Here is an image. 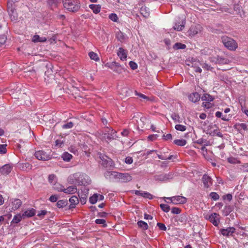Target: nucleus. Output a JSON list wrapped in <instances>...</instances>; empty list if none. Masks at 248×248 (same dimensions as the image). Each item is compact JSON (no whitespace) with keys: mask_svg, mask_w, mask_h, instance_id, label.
I'll list each match as a JSON object with an SVG mask.
<instances>
[{"mask_svg":"<svg viewBox=\"0 0 248 248\" xmlns=\"http://www.w3.org/2000/svg\"><path fill=\"white\" fill-rule=\"evenodd\" d=\"M221 40L224 46L230 50H235L238 47L236 42L231 38L223 36Z\"/></svg>","mask_w":248,"mask_h":248,"instance_id":"obj_4","label":"nucleus"},{"mask_svg":"<svg viewBox=\"0 0 248 248\" xmlns=\"http://www.w3.org/2000/svg\"><path fill=\"white\" fill-rule=\"evenodd\" d=\"M202 30V27L200 25L194 24L191 26L188 31V35L193 36L200 32Z\"/></svg>","mask_w":248,"mask_h":248,"instance_id":"obj_9","label":"nucleus"},{"mask_svg":"<svg viewBox=\"0 0 248 248\" xmlns=\"http://www.w3.org/2000/svg\"><path fill=\"white\" fill-rule=\"evenodd\" d=\"M98 155L99 158L102 160V164L103 165H107L111 161L110 158L102 154L98 153Z\"/></svg>","mask_w":248,"mask_h":248,"instance_id":"obj_22","label":"nucleus"},{"mask_svg":"<svg viewBox=\"0 0 248 248\" xmlns=\"http://www.w3.org/2000/svg\"><path fill=\"white\" fill-rule=\"evenodd\" d=\"M135 94L137 96H139L140 98H142L144 99H146L147 101H149L150 100L148 96L145 95L144 94H143L142 93H139L137 92V91H135Z\"/></svg>","mask_w":248,"mask_h":248,"instance_id":"obj_51","label":"nucleus"},{"mask_svg":"<svg viewBox=\"0 0 248 248\" xmlns=\"http://www.w3.org/2000/svg\"><path fill=\"white\" fill-rule=\"evenodd\" d=\"M114 177L122 183H126L132 180V176L128 173L114 172Z\"/></svg>","mask_w":248,"mask_h":248,"instance_id":"obj_6","label":"nucleus"},{"mask_svg":"<svg viewBox=\"0 0 248 248\" xmlns=\"http://www.w3.org/2000/svg\"><path fill=\"white\" fill-rule=\"evenodd\" d=\"M72 157V155L68 152H64L62 155V158L64 161L69 162Z\"/></svg>","mask_w":248,"mask_h":248,"instance_id":"obj_31","label":"nucleus"},{"mask_svg":"<svg viewBox=\"0 0 248 248\" xmlns=\"http://www.w3.org/2000/svg\"><path fill=\"white\" fill-rule=\"evenodd\" d=\"M181 210L178 207H173L171 209V212L174 214H179L181 213Z\"/></svg>","mask_w":248,"mask_h":248,"instance_id":"obj_52","label":"nucleus"},{"mask_svg":"<svg viewBox=\"0 0 248 248\" xmlns=\"http://www.w3.org/2000/svg\"><path fill=\"white\" fill-rule=\"evenodd\" d=\"M11 201L12 209L13 210L18 209L22 204V202L19 199H12Z\"/></svg>","mask_w":248,"mask_h":248,"instance_id":"obj_14","label":"nucleus"},{"mask_svg":"<svg viewBox=\"0 0 248 248\" xmlns=\"http://www.w3.org/2000/svg\"><path fill=\"white\" fill-rule=\"evenodd\" d=\"M219 215L216 213H213L210 215L208 217H206L211 223L215 226H218L219 223Z\"/></svg>","mask_w":248,"mask_h":248,"instance_id":"obj_11","label":"nucleus"},{"mask_svg":"<svg viewBox=\"0 0 248 248\" xmlns=\"http://www.w3.org/2000/svg\"><path fill=\"white\" fill-rule=\"evenodd\" d=\"M89 8L92 9L93 12L95 14L99 13L101 10V6L99 4H90L89 5Z\"/></svg>","mask_w":248,"mask_h":248,"instance_id":"obj_26","label":"nucleus"},{"mask_svg":"<svg viewBox=\"0 0 248 248\" xmlns=\"http://www.w3.org/2000/svg\"><path fill=\"white\" fill-rule=\"evenodd\" d=\"M186 48V45L181 43H176L173 46V48L175 50H178L180 49H184Z\"/></svg>","mask_w":248,"mask_h":248,"instance_id":"obj_34","label":"nucleus"},{"mask_svg":"<svg viewBox=\"0 0 248 248\" xmlns=\"http://www.w3.org/2000/svg\"><path fill=\"white\" fill-rule=\"evenodd\" d=\"M64 7L70 12H76L80 8V3L78 0H65Z\"/></svg>","mask_w":248,"mask_h":248,"instance_id":"obj_2","label":"nucleus"},{"mask_svg":"<svg viewBox=\"0 0 248 248\" xmlns=\"http://www.w3.org/2000/svg\"><path fill=\"white\" fill-rule=\"evenodd\" d=\"M202 180L204 186L206 188H208L212 185L213 183L212 178L207 174H204L203 175Z\"/></svg>","mask_w":248,"mask_h":248,"instance_id":"obj_13","label":"nucleus"},{"mask_svg":"<svg viewBox=\"0 0 248 248\" xmlns=\"http://www.w3.org/2000/svg\"><path fill=\"white\" fill-rule=\"evenodd\" d=\"M185 23L186 22L184 19H179V21L175 23L173 28L175 30L178 31H182L185 27Z\"/></svg>","mask_w":248,"mask_h":248,"instance_id":"obj_16","label":"nucleus"},{"mask_svg":"<svg viewBox=\"0 0 248 248\" xmlns=\"http://www.w3.org/2000/svg\"><path fill=\"white\" fill-rule=\"evenodd\" d=\"M60 2V0H47L48 4L51 6H56Z\"/></svg>","mask_w":248,"mask_h":248,"instance_id":"obj_43","label":"nucleus"},{"mask_svg":"<svg viewBox=\"0 0 248 248\" xmlns=\"http://www.w3.org/2000/svg\"><path fill=\"white\" fill-rule=\"evenodd\" d=\"M32 41L34 43L45 42L46 41V38L45 37H40L38 35H35L32 37Z\"/></svg>","mask_w":248,"mask_h":248,"instance_id":"obj_28","label":"nucleus"},{"mask_svg":"<svg viewBox=\"0 0 248 248\" xmlns=\"http://www.w3.org/2000/svg\"><path fill=\"white\" fill-rule=\"evenodd\" d=\"M125 162L127 164H131L133 163V159L130 156H127L125 159Z\"/></svg>","mask_w":248,"mask_h":248,"instance_id":"obj_63","label":"nucleus"},{"mask_svg":"<svg viewBox=\"0 0 248 248\" xmlns=\"http://www.w3.org/2000/svg\"><path fill=\"white\" fill-rule=\"evenodd\" d=\"M135 194L136 195L140 196L142 197L148 198L149 199H152L153 198V196L147 192H144L140 190H136L135 191Z\"/></svg>","mask_w":248,"mask_h":248,"instance_id":"obj_19","label":"nucleus"},{"mask_svg":"<svg viewBox=\"0 0 248 248\" xmlns=\"http://www.w3.org/2000/svg\"><path fill=\"white\" fill-rule=\"evenodd\" d=\"M73 126H74L73 123L71 122H70L65 124H64L62 126V127L63 129H69V128L73 127Z\"/></svg>","mask_w":248,"mask_h":248,"instance_id":"obj_48","label":"nucleus"},{"mask_svg":"<svg viewBox=\"0 0 248 248\" xmlns=\"http://www.w3.org/2000/svg\"><path fill=\"white\" fill-rule=\"evenodd\" d=\"M202 100L206 101L207 102H203L202 105L206 107L207 108H210L211 107V104H209L210 102L213 101L214 98L209 94L205 93L201 97Z\"/></svg>","mask_w":248,"mask_h":248,"instance_id":"obj_10","label":"nucleus"},{"mask_svg":"<svg viewBox=\"0 0 248 248\" xmlns=\"http://www.w3.org/2000/svg\"><path fill=\"white\" fill-rule=\"evenodd\" d=\"M95 222L97 224H101L103 227L107 226L106 224V220L104 219H96L95 220Z\"/></svg>","mask_w":248,"mask_h":248,"instance_id":"obj_45","label":"nucleus"},{"mask_svg":"<svg viewBox=\"0 0 248 248\" xmlns=\"http://www.w3.org/2000/svg\"><path fill=\"white\" fill-rule=\"evenodd\" d=\"M157 226L159 227V229L162 231H166L167 228L164 225V224L162 223H157Z\"/></svg>","mask_w":248,"mask_h":248,"instance_id":"obj_56","label":"nucleus"},{"mask_svg":"<svg viewBox=\"0 0 248 248\" xmlns=\"http://www.w3.org/2000/svg\"><path fill=\"white\" fill-rule=\"evenodd\" d=\"M173 142L177 145L183 146L186 144V141L185 140H175Z\"/></svg>","mask_w":248,"mask_h":248,"instance_id":"obj_37","label":"nucleus"},{"mask_svg":"<svg viewBox=\"0 0 248 248\" xmlns=\"http://www.w3.org/2000/svg\"><path fill=\"white\" fill-rule=\"evenodd\" d=\"M166 198V197H164ZM166 199L169 200L171 203L174 204H184L187 202V199L184 196H175L171 197H168Z\"/></svg>","mask_w":248,"mask_h":248,"instance_id":"obj_7","label":"nucleus"},{"mask_svg":"<svg viewBox=\"0 0 248 248\" xmlns=\"http://www.w3.org/2000/svg\"><path fill=\"white\" fill-rule=\"evenodd\" d=\"M19 0H8L7 1V11L12 21L16 20L17 19V15L16 11L15 3L17 2Z\"/></svg>","mask_w":248,"mask_h":248,"instance_id":"obj_3","label":"nucleus"},{"mask_svg":"<svg viewBox=\"0 0 248 248\" xmlns=\"http://www.w3.org/2000/svg\"><path fill=\"white\" fill-rule=\"evenodd\" d=\"M232 196L231 194H227L223 196V200H227L231 201L232 200Z\"/></svg>","mask_w":248,"mask_h":248,"instance_id":"obj_62","label":"nucleus"},{"mask_svg":"<svg viewBox=\"0 0 248 248\" xmlns=\"http://www.w3.org/2000/svg\"><path fill=\"white\" fill-rule=\"evenodd\" d=\"M22 218L23 219L22 215L20 214H16L14 217L11 223L17 224L19 223Z\"/></svg>","mask_w":248,"mask_h":248,"instance_id":"obj_30","label":"nucleus"},{"mask_svg":"<svg viewBox=\"0 0 248 248\" xmlns=\"http://www.w3.org/2000/svg\"><path fill=\"white\" fill-rule=\"evenodd\" d=\"M97 200V194H94L92 196L90 197L89 198V202L91 204H94L95 203Z\"/></svg>","mask_w":248,"mask_h":248,"instance_id":"obj_39","label":"nucleus"},{"mask_svg":"<svg viewBox=\"0 0 248 248\" xmlns=\"http://www.w3.org/2000/svg\"><path fill=\"white\" fill-rule=\"evenodd\" d=\"M109 18L113 22H117L118 16L116 14L112 13L108 16Z\"/></svg>","mask_w":248,"mask_h":248,"instance_id":"obj_44","label":"nucleus"},{"mask_svg":"<svg viewBox=\"0 0 248 248\" xmlns=\"http://www.w3.org/2000/svg\"><path fill=\"white\" fill-rule=\"evenodd\" d=\"M129 65L130 68L133 70H135L138 68L137 64L133 61H130L129 63Z\"/></svg>","mask_w":248,"mask_h":248,"instance_id":"obj_55","label":"nucleus"},{"mask_svg":"<svg viewBox=\"0 0 248 248\" xmlns=\"http://www.w3.org/2000/svg\"><path fill=\"white\" fill-rule=\"evenodd\" d=\"M89 56L91 59L93 60L96 62L99 61V58L98 55L94 52H90L89 53Z\"/></svg>","mask_w":248,"mask_h":248,"instance_id":"obj_38","label":"nucleus"},{"mask_svg":"<svg viewBox=\"0 0 248 248\" xmlns=\"http://www.w3.org/2000/svg\"><path fill=\"white\" fill-rule=\"evenodd\" d=\"M228 162L231 164H238L240 162L237 158L233 157H230L227 159Z\"/></svg>","mask_w":248,"mask_h":248,"instance_id":"obj_40","label":"nucleus"},{"mask_svg":"<svg viewBox=\"0 0 248 248\" xmlns=\"http://www.w3.org/2000/svg\"><path fill=\"white\" fill-rule=\"evenodd\" d=\"M160 207L161 210L166 213L169 212L170 210V206L166 204H161Z\"/></svg>","mask_w":248,"mask_h":248,"instance_id":"obj_41","label":"nucleus"},{"mask_svg":"<svg viewBox=\"0 0 248 248\" xmlns=\"http://www.w3.org/2000/svg\"><path fill=\"white\" fill-rule=\"evenodd\" d=\"M34 155L36 159L40 160H48L51 158L50 155L43 150L35 152Z\"/></svg>","mask_w":248,"mask_h":248,"instance_id":"obj_8","label":"nucleus"},{"mask_svg":"<svg viewBox=\"0 0 248 248\" xmlns=\"http://www.w3.org/2000/svg\"><path fill=\"white\" fill-rule=\"evenodd\" d=\"M67 181L71 184L78 186L88 185L91 183V180L87 175L79 172L70 175Z\"/></svg>","mask_w":248,"mask_h":248,"instance_id":"obj_1","label":"nucleus"},{"mask_svg":"<svg viewBox=\"0 0 248 248\" xmlns=\"http://www.w3.org/2000/svg\"><path fill=\"white\" fill-rule=\"evenodd\" d=\"M137 224L139 227L142 228L144 230H146L148 228V226L147 223L143 221H142V220L139 221L137 223Z\"/></svg>","mask_w":248,"mask_h":248,"instance_id":"obj_35","label":"nucleus"},{"mask_svg":"<svg viewBox=\"0 0 248 248\" xmlns=\"http://www.w3.org/2000/svg\"><path fill=\"white\" fill-rule=\"evenodd\" d=\"M6 40V37L4 35H0V45L4 44Z\"/></svg>","mask_w":248,"mask_h":248,"instance_id":"obj_60","label":"nucleus"},{"mask_svg":"<svg viewBox=\"0 0 248 248\" xmlns=\"http://www.w3.org/2000/svg\"><path fill=\"white\" fill-rule=\"evenodd\" d=\"M47 213V211L46 210H41L38 214L37 216L43 218L45 215H46Z\"/></svg>","mask_w":248,"mask_h":248,"instance_id":"obj_61","label":"nucleus"},{"mask_svg":"<svg viewBox=\"0 0 248 248\" xmlns=\"http://www.w3.org/2000/svg\"><path fill=\"white\" fill-rule=\"evenodd\" d=\"M53 188L58 191H62L64 192V187L59 183H55L54 184Z\"/></svg>","mask_w":248,"mask_h":248,"instance_id":"obj_36","label":"nucleus"},{"mask_svg":"<svg viewBox=\"0 0 248 248\" xmlns=\"http://www.w3.org/2000/svg\"><path fill=\"white\" fill-rule=\"evenodd\" d=\"M57 205L58 207L59 208H62L65 206V202L63 200H59L58 201L57 203Z\"/></svg>","mask_w":248,"mask_h":248,"instance_id":"obj_53","label":"nucleus"},{"mask_svg":"<svg viewBox=\"0 0 248 248\" xmlns=\"http://www.w3.org/2000/svg\"><path fill=\"white\" fill-rule=\"evenodd\" d=\"M116 37L119 41L122 42L126 39L125 35L120 31L116 33Z\"/></svg>","mask_w":248,"mask_h":248,"instance_id":"obj_29","label":"nucleus"},{"mask_svg":"<svg viewBox=\"0 0 248 248\" xmlns=\"http://www.w3.org/2000/svg\"><path fill=\"white\" fill-rule=\"evenodd\" d=\"M231 118L230 115H222L221 119L225 121H229Z\"/></svg>","mask_w":248,"mask_h":248,"instance_id":"obj_64","label":"nucleus"},{"mask_svg":"<svg viewBox=\"0 0 248 248\" xmlns=\"http://www.w3.org/2000/svg\"><path fill=\"white\" fill-rule=\"evenodd\" d=\"M32 166L29 163H25L22 164V168L23 169L25 170H30L31 169Z\"/></svg>","mask_w":248,"mask_h":248,"instance_id":"obj_47","label":"nucleus"},{"mask_svg":"<svg viewBox=\"0 0 248 248\" xmlns=\"http://www.w3.org/2000/svg\"><path fill=\"white\" fill-rule=\"evenodd\" d=\"M235 126L236 129L238 130H240L241 129H243L244 130H247L248 129V125L244 123H239L236 124L235 125Z\"/></svg>","mask_w":248,"mask_h":248,"instance_id":"obj_32","label":"nucleus"},{"mask_svg":"<svg viewBox=\"0 0 248 248\" xmlns=\"http://www.w3.org/2000/svg\"><path fill=\"white\" fill-rule=\"evenodd\" d=\"M108 132H110L109 133H108V134L107 135V136L105 137L106 139L108 141H110L112 140L116 139L117 137L116 136V131L113 129H110V128L109 129V131Z\"/></svg>","mask_w":248,"mask_h":248,"instance_id":"obj_21","label":"nucleus"},{"mask_svg":"<svg viewBox=\"0 0 248 248\" xmlns=\"http://www.w3.org/2000/svg\"><path fill=\"white\" fill-rule=\"evenodd\" d=\"M77 191V188L75 186H70L66 188H64V193L66 194H72Z\"/></svg>","mask_w":248,"mask_h":248,"instance_id":"obj_24","label":"nucleus"},{"mask_svg":"<svg viewBox=\"0 0 248 248\" xmlns=\"http://www.w3.org/2000/svg\"><path fill=\"white\" fill-rule=\"evenodd\" d=\"M36 213V210L33 208L24 211L22 214L23 217V219L25 218L31 217L35 215Z\"/></svg>","mask_w":248,"mask_h":248,"instance_id":"obj_18","label":"nucleus"},{"mask_svg":"<svg viewBox=\"0 0 248 248\" xmlns=\"http://www.w3.org/2000/svg\"><path fill=\"white\" fill-rule=\"evenodd\" d=\"M241 169L244 172H248V163L242 165Z\"/></svg>","mask_w":248,"mask_h":248,"instance_id":"obj_59","label":"nucleus"},{"mask_svg":"<svg viewBox=\"0 0 248 248\" xmlns=\"http://www.w3.org/2000/svg\"><path fill=\"white\" fill-rule=\"evenodd\" d=\"M56 177L54 174H50L48 176V181L50 183L53 184L56 181Z\"/></svg>","mask_w":248,"mask_h":248,"instance_id":"obj_50","label":"nucleus"},{"mask_svg":"<svg viewBox=\"0 0 248 248\" xmlns=\"http://www.w3.org/2000/svg\"><path fill=\"white\" fill-rule=\"evenodd\" d=\"M173 177V174L171 173H169L168 174H162L159 176V180L160 181H167L170 179H171Z\"/></svg>","mask_w":248,"mask_h":248,"instance_id":"obj_27","label":"nucleus"},{"mask_svg":"<svg viewBox=\"0 0 248 248\" xmlns=\"http://www.w3.org/2000/svg\"><path fill=\"white\" fill-rule=\"evenodd\" d=\"M202 63L199 60H194L192 62V67L194 68L196 72L201 73L202 69L201 68Z\"/></svg>","mask_w":248,"mask_h":248,"instance_id":"obj_17","label":"nucleus"},{"mask_svg":"<svg viewBox=\"0 0 248 248\" xmlns=\"http://www.w3.org/2000/svg\"><path fill=\"white\" fill-rule=\"evenodd\" d=\"M210 196L213 200H214L215 201H217V200H218L219 198V195L216 192H211L210 194Z\"/></svg>","mask_w":248,"mask_h":248,"instance_id":"obj_46","label":"nucleus"},{"mask_svg":"<svg viewBox=\"0 0 248 248\" xmlns=\"http://www.w3.org/2000/svg\"><path fill=\"white\" fill-rule=\"evenodd\" d=\"M117 55L122 61H125L127 58V54L124 49L120 47L117 52Z\"/></svg>","mask_w":248,"mask_h":248,"instance_id":"obj_23","label":"nucleus"},{"mask_svg":"<svg viewBox=\"0 0 248 248\" xmlns=\"http://www.w3.org/2000/svg\"><path fill=\"white\" fill-rule=\"evenodd\" d=\"M13 167L10 164H5L0 168V172L3 175L8 174L12 170Z\"/></svg>","mask_w":248,"mask_h":248,"instance_id":"obj_15","label":"nucleus"},{"mask_svg":"<svg viewBox=\"0 0 248 248\" xmlns=\"http://www.w3.org/2000/svg\"><path fill=\"white\" fill-rule=\"evenodd\" d=\"M63 144V140H57L55 141V146L58 147H61Z\"/></svg>","mask_w":248,"mask_h":248,"instance_id":"obj_57","label":"nucleus"},{"mask_svg":"<svg viewBox=\"0 0 248 248\" xmlns=\"http://www.w3.org/2000/svg\"><path fill=\"white\" fill-rule=\"evenodd\" d=\"M200 98L201 96L200 94L197 92L191 93L188 95L189 100L193 103H196L199 101Z\"/></svg>","mask_w":248,"mask_h":248,"instance_id":"obj_20","label":"nucleus"},{"mask_svg":"<svg viewBox=\"0 0 248 248\" xmlns=\"http://www.w3.org/2000/svg\"><path fill=\"white\" fill-rule=\"evenodd\" d=\"M69 202L71 203L70 208H74L76 205L78 203L79 201L77 196H73L69 199Z\"/></svg>","mask_w":248,"mask_h":248,"instance_id":"obj_25","label":"nucleus"},{"mask_svg":"<svg viewBox=\"0 0 248 248\" xmlns=\"http://www.w3.org/2000/svg\"><path fill=\"white\" fill-rule=\"evenodd\" d=\"M6 144H0V154H4L6 153Z\"/></svg>","mask_w":248,"mask_h":248,"instance_id":"obj_49","label":"nucleus"},{"mask_svg":"<svg viewBox=\"0 0 248 248\" xmlns=\"http://www.w3.org/2000/svg\"><path fill=\"white\" fill-rule=\"evenodd\" d=\"M171 118L176 122H180L179 119L180 117L179 116L175 113H173L171 115Z\"/></svg>","mask_w":248,"mask_h":248,"instance_id":"obj_54","label":"nucleus"},{"mask_svg":"<svg viewBox=\"0 0 248 248\" xmlns=\"http://www.w3.org/2000/svg\"><path fill=\"white\" fill-rule=\"evenodd\" d=\"M175 128L178 131L183 132L186 129V127L185 125L182 124H176L175 126Z\"/></svg>","mask_w":248,"mask_h":248,"instance_id":"obj_42","label":"nucleus"},{"mask_svg":"<svg viewBox=\"0 0 248 248\" xmlns=\"http://www.w3.org/2000/svg\"><path fill=\"white\" fill-rule=\"evenodd\" d=\"M229 62L228 59L217 56V63L225 64L228 63Z\"/></svg>","mask_w":248,"mask_h":248,"instance_id":"obj_33","label":"nucleus"},{"mask_svg":"<svg viewBox=\"0 0 248 248\" xmlns=\"http://www.w3.org/2000/svg\"><path fill=\"white\" fill-rule=\"evenodd\" d=\"M235 231V229L234 227H228L220 230L221 234L225 236H232Z\"/></svg>","mask_w":248,"mask_h":248,"instance_id":"obj_12","label":"nucleus"},{"mask_svg":"<svg viewBox=\"0 0 248 248\" xmlns=\"http://www.w3.org/2000/svg\"><path fill=\"white\" fill-rule=\"evenodd\" d=\"M105 66L118 74H121L124 71V68L116 62H113L111 63L108 62L105 64Z\"/></svg>","mask_w":248,"mask_h":248,"instance_id":"obj_5","label":"nucleus"},{"mask_svg":"<svg viewBox=\"0 0 248 248\" xmlns=\"http://www.w3.org/2000/svg\"><path fill=\"white\" fill-rule=\"evenodd\" d=\"M149 120L145 117H141L140 119V123H142L143 126L142 127H143L144 125L146 124V123H148Z\"/></svg>","mask_w":248,"mask_h":248,"instance_id":"obj_58","label":"nucleus"}]
</instances>
